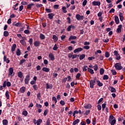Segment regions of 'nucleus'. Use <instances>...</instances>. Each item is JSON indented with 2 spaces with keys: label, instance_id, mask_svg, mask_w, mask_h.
Segmentation results:
<instances>
[{
  "label": "nucleus",
  "instance_id": "obj_31",
  "mask_svg": "<svg viewBox=\"0 0 125 125\" xmlns=\"http://www.w3.org/2000/svg\"><path fill=\"white\" fill-rule=\"evenodd\" d=\"M20 42L22 45H23V46H26V45H27L26 42L24 40H21Z\"/></svg>",
  "mask_w": 125,
  "mask_h": 125
},
{
  "label": "nucleus",
  "instance_id": "obj_40",
  "mask_svg": "<svg viewBox=\"0 0 125 125\" xmlns=\"http://www.w3.org/2000/svg\"><path fill=\"white\" fill-rule=\"evenodd\" d=\"M5 96L7 99H9V92L8 91H7L5 92Z\"/></svg>",
  "mask_w": 125,
  "mask_h": 125
},
{
  "label": "nucleus",
  "instance_id": "obj_42",
  "mask_svg": "<svg viewBox=\"0 0 125 125\" xmlns=\"http://www.w3.org/2000/svg\"><path fill=\"white\" fill-rule=\"evenodd\" d=\"M88 68L87 67V65H84L83 67V72H85L87 70V69Z\"/></svg>",
  "mask_w": 125,
  "mask_h": 125
},
{
  "label": "nucleus",
  "instance_id": "obj_64",
  "mask_svg": "<svg viewBox=\"0 0 125 125\" xmlns=\"http://www.w3.org/2000/svg\"><path fill=\"white\" fill-rule=\"evenodd\" d=\"M103 41L104 42H109V39L106 38V39H103Z\"/></svg>",
  "mask_w": 125,
  "mask_h": 125
},
{
  "label": "nucleus",
  "instance_id": "obj_7",
  "mask_svg": "<svg viewBox=\"0 0 125 125\" xmlns=\"http://www.w3.org/2000/svg\"><path fill=\"white\" fill-rule=\"evenodd\" d=\"M92 4L94 6H96V5L98 6H100L101 3L100 1H94L92 2Z\"/></svg>",
  "mask_w": 125,
  "mask_h": 125
},
{
  "label": "nucleus",
  "instance_id": "obj_24",
  "mask_svg": "<svg viewBox=\"0 0 125 125\" xmlns=\"http://www.w3.org/2000/svg\"><path fill=\"white\" fill-rule=\"evenodd\" d=\"M119 17L121 21H124V16L123 15V13H119Z\"/></svg>",
  "mask_w": 125,
  "mask_h": 125
},
{
  "label": "nucleus",
  "instance_id": "obj_50",
  "mask_svg": "<svg viewBox=\"0 0 125 125\" xmlns=\"http://www.w3.org/2000/svg\"><path fill=\"white\" fill-rule=\"evenodd\" d=\"M47 113H48V109H45L43 113V116H46V115H47Z\"/></svg>",
  "mask_w": 125,
  "mask_h": 125
},
{
  "label": "nucleus",
  "instance_id": "obj_60",
  "mask_svg": "<svg viewBox=\"0 0 125 125\" xmlns=\"http://www.w3.org/2000/svg\"><path fill=\"white\" fill-rule=\"evenodd\" d=\"M113 120H114V116L110 115L109 118L108 119V121H112Z\"/></svg>",
  "mask_w": 125,
  "mask_h": 125
},
{
  "label": "nucleus",
  "instance_id": "obj_53",
  "mask_svg": "<svg viewBox=\"0 0 125 125\" xmlns=\"http://www.w3.org/2000/svg\"><path fill=\"white\" fill-rule=\"evenodd\" d=\"M46 125H50V119L48 118L46 122Z\"/></svg>",
  "mask_w": 125,
  "mask_h": 125
},
{
  "label": "nucleus",
  "instance_id": "obj_54",
  "mask_svg": "<svg viewBox=\"0 0 125 125\" xmlns=\"http://www.w3.org/2000/svg\"><path fill=\"white\" fill-rule=\"evenodd\" d=\"M94 59H95V57H89L88 58V60H89V61H91Z\"/></svg>",
  "mask_w": 125,
  "mask_h": 125
},
{
  "label": "nucleus",
  "instance_id": "obj_34",
  "mask_svg": "<svg viewBox=\"0 0 125 125\" xmlns=\"http://www.w3.org/2000/svg\"><path fill=\"white\" fill-rule=\"evenodd\" d=\"M62 10L63 13H67V8H66V7L63 6L62 7Z\"/></svg>",
  "mask_w": 125,
  "mask_h": 125
},
{
  "label": "nucleus",
  "instance_id": "obj_36",
  "mask_svg": "<svg viewBox=\"0 0 125 125\" xmlns=\"http://www.w3.org/2000/svg\"><path fill=\"white\" fill-rule=\"evenodd\" d=\"M85 58V55L82 54L80 56L79 59L80 60H83V59H84V58Z\"/></svg>",
  "mask_w": 125,
  "mask_h": 125
},
{
  "label": "nucleus",
  "instance_id": "obj_21",
  "mask_svg": "<svg viewBox=\"0 0 125 125\" xmlns=\"http://www.w3.org/2000/svg\"><path fill=\"white\" fill-rule=\"evenodd\" d=\"M49 68L47 67H43L42 69V70L46 73H48V72H49Z\"/></svg>",
  "mask_w": 125,
  "mask_h": 125
},
{
  "label": "nucleus",
  "instance_id": "obj_3",
  "mask_svg": "<svg viewBox=\"0 0 125 125\" xmlns=\"http://www.w3.org/2000/svg\"><path fill=\"white\" fill-rule=\"evenodd\" d=\"M76 18L77 20H78V21H82L83 20V18H84V17H83V16H81L80 14H76Z\"/></svg>",
  "mask_w": 125,
  "mask_h": 125
},
{
  "label": "nucleus",
  "instance_id": "obj_58",
  "mask_svg": "<svg viewBox=\"0 0 125 125\" xmlns=\"http://www.w3.org/2000/svg\"><path fill=\"white\" fill-rule=\"evenodd\" d=\"M105 57H106V58H108V57H110V54H109V52H106L105 53Z\"/></svg>",
  "mask_w": 125,
  "mask_h": 125
},
{
  "label": "nucleus",
  "instance_id": "obj_61",
  "mask_svg": "<svg viewBox=\"0 0 125 125\" xmlns=\"http://www.w3.org/2000/svg\"><path fill=\"white\" fill-rule=\"evenodd\" d=\"M102 14H103V13L102 12H99L97 14L98 17H102Z\"/></svg>",
  "mask_w": 125,
  "mask_h": 125
},
{
  "label": "nucleus",
  "instance_id": "obj_11",
  "mask_svg": "<svg viewBox=\"0 0 125 125\" xmlns=\"http://www.w3.org/2000/svg\"><path fill=\"white\" fill-rule=\"evenodd\" d=\"M3 60L4 62H6V63H7V64H8V63L10 62V60H9V59H8V58L6 57V56H4Z\"/></svg>",
  "mask_w": 125,
  "mask_h": 125
},
{
  "label": "nucleus",
  "instance_id": "obj_37",
  "mask_svg": "<svg viewBox=\"0 0 125 125\" xmlns=\"http://www.w3.org/2000/svg\"><path fill=\"white\" fill-rule=\"evenodd\" d=\"M8 35H9V33L8 31H5L3 32V36L4 37H8Z\"/></svg>",
  "mask_w": 125,
  "mask_h": 125
},
{
  "label": "nucleus",
  "instance_id": "obj_10",
  "mask_svg": "<svg viewBox=\"0 0 125 125\" xmlns=\"http://www.w3.org/2000/svg\"><path fill=\"white\" fill-rule=\"evenodd\" d=\"M34 46L36 47H39L41 45V42L40 41H35L34 42Z\"/></svg>",
  "mask_w": 125,
  "mask_h": 125
},
{
  "label": "nucleus",
  "instance_id": "obj_46",
  "mask_svg": "<svg viewBox=\"0 0 125 125\" xmlns=\"http://www.w3.org/2000/svg\"><path fill=\"white\" fill-rule=\"evenodd\" d=\"M52 101H54L55 104L57 103V99H56V97H53L52 99Z\"/></svg>",
  "mask_w": 125,
  "mask_h": 125
},
{
  "label": "nucleus",
  "instance_id": "obj_29",
  "mask_svg": "<svg viewBox=\"0 0 125 125\" xmlns=\"http://www.w3.org/2000/svg\"><path fill=\"white\" fill-rule=\"evenodd\" d=\"M2 124L3 125H8V121L6 119H4L2 121Z\"/></svg>",
  "mask_w": 125,
  "mask_h": 125
},
{
  "label": "nucleus",
  "instance_id": "obj_49",
  "mask_svg": "<svg viewBox=\"0 0 125 125\" xmlns=\"http://www.w3.org/2000/svg\"><path fill=\"white\" fill-rule=\"evenodd\" d=\"M58 49V47H57V44H55L53 47V50H57Z\"/></svg>",
  "mask_w": 125,
  "mask_h": 125
},
{
  "label": "nucleus",
  "instance_id": "obj_35",
  "mask_svg": "<svg viewBox=\"0 0 125 125\" xmlns=\"http://www.w3.org/2000/svg\"><path fill=\"white\" fill-rule=\"evenodd\" d=\"M53 40H54L55 42H57V41H58V37L56 36V35H53Z\"/></svg>",
  "mask_w": 125,
  "mask_h": 125
},
{
  "label": "nucleus",
  "instance_id": "obj_56",
  "mask_svg": "<svg viewBox=\"0 0 125 125\" xmlns=\"http://www.w3.org/2000/svg\"><path fill=\"white\" fill-rule=\"evenodd\" d=\"M60 104H61V105H62V106H64V105H65V101H64L63 100H61L60 102Z\"/></svg>",
  "mask_w": 125,
  "mask_h": 125
},
{
  "label": "nucleus",
  "instance_id": "obj_5",
  "mask_svg": "<svg viewBox=\"0 0 125 125\" xmlns=\"http://www.w3.org/2000/svg\"><path fill=\"white\" fill-rule=\"evenodd\" d=\"M114 56H116V60H120L121 59V56L119 54V53L117 51H114Z\"/></svg>",
  "mask_w": 125,
  "mask_h": 125
},
{
  "label": "nucleus",
  "instance_id": "obj_30",
  "mask_svg": "<svg viewBox=\"0 0 125 125\" xmlns=\"http://www.w3.org/2000/svg\"><path fill=\"white\" fill-rule=\"evenodd\" d=\"M13 74V68L12 67H10L9 69V75H11Z\"/></svg>",
  "mask_w": 125,
  "mask_h": 125
},
{
  "label": "nucleus",
  "instance_id": "obj_55",
  "mask_svg": "<svg viewBox=\"0 0 125 125\" xmlns=\"http://www.w3.org/2000/svg\"><path fill=\"white\" fill-rule=\"evenodd\" d=\"M103 80H108V79H109V77H108V75H105L103 76Z\"/></svg>",
  "mask_w": 125,
  "mask_h": 125
},
{
  "label": "nucleus",
  "instance_id": "obj_28",
  "mask_svg": "<svg viewBox=\"0 0 125 125\" xmlns=\"http://www.w3.org/2000/svg\"><path fill=\"white\" fill-rule=\"evenodd\" d=\"M16 55L17 56H20V55H21V51H20V49H17L16 51Z\"/></svg>",
  "mask_w": 125,
  "mask_h": 125
},
{
  "label": "nucleus",
  "instance_id": "obj_32",
  "mask_svg": "<svg viewBox=\"0 0 125 125\" xmlns=\"http://www.w3.org/2000/svg\"><path fill=\"white\" fill-rule=\"evenodd\" d=\"M106 102H105L104 103L102 104V110L103 111L105 110V108H106Z\"/></svg>",
  "mask_w": 125,
  "mask_h": 125
},
{
  "label": "nucleus",
  "instance_id": "obj_20",
  "mask_svg": "<svg viewBox=\"0 0 125 125\" xmlns=\"http://www.w3.org/2000/svg\"><path fill=\"white\" fill-rule=\"evenodd\" d=\"M108 122L111 125H115V124H116V119H114L112 120H110Z\"/></svg>",
  "mask_w": 125,
  "mask_h": 125
},
{
  "label": "nucleus",
  "instance_id": "obj_8",
  "mask_svg": "<svg viewBox=\"0 0 125 125\" xmlns=\"http://www.w3.org/2000/svg\"><path fill=\"white\" fill-rule=\"evenodd\" d=\"M123 27V25L122 24H120L118 26V27L117 29L116 33L117 34H120V33H122V28Z\"/></svg>",
  "mask_w": 125,
  "mask_h": 125
},
{
  "label": "nucleus",
  "instance_id": "obj_52",
  "mask_svg": "<svg viewBox=\"0 0 125 125\" xmlns=\"http://www.w3.org/2000/svg\"><path fill=\"white\" fill-rule=\"evenodd\" d=\"M81 77V74L80 73H77L76 75V79L79 80L80 78Z\"/></svg>",
  "mask_w": 125,
  "mask_h": 125
},
{
  "label": "nucleus",
  "instance_id": "obj_23",
  "mask_svg": "<svg viewBox=\"0 0 125 125\" xmlns=\"http://www.w3.org/2000/svg\"><path fill=\"white\" fill-rule=\"evenodd\" d=\"M18 77H19V78H20V79H22V78H23V73H22V72L20 71L18 73Z\"/></svg>",
  "mask_w": 125,
  "mask_h": 125
},
{
  "label": "nucleus",
  "instance_id": "obj_18",
  "mask_svg": "<svg viewBox=\"0 0 125 125\" xmlns=\"http://www.w3.org/2000/svg\"><path fill=\"white\" fill-rule=\"evenodd\" d=\"M49 19L51 20L53 19V17H54V14L53 13H50L48 14Z\"/></svg>",
  "mask_w": 125,
  "mask_h": 125
},
{
  "label": "nucleus",
  "instance_id": "obj_4",
  "mask_svg": "<svg viewBox=\"0 0 125 125\" xmlns=\"http://www.w3.org/2000/svg\"><path fill=\"white\" fill-rule=\"evenodd\" d=\"M6 86L10 87V86H11V83H10L9 82H6V81H4L3 83V87H6Z\"/></svg>",
  "mask_w": 125,
  "mask_h": 125
},
{
  "label": "nucleus",
  "instance_id": "obj_15",
  "mask_svg": "<svg viewBox=\"0 0 125 125\" xmlns=\"http://www.w3.org/2000/svg\"><path fill=\"white\" fill-rule=\"evenodd\" d=\"M16 47H17L16 44H13L11 47V51L12 52H13L14 51H15V49H16Z\"/></svg>",
  "mask_w": 125,
  "mask_h": 125
},
{
  "label": "nucleus",
  "instance_id": "obj_17",
  "mask_svg": "<svg viewBox=\"0 0 125 125\" xmlns=\"http://www.w3.org/2000/svg\"><path fill=\"white\" fill-rule=\"evenodd\" d=\"M46 88L47 89H52L53 87V85L52 84H50L49 85L48 84H46Z\"/></svg>",
  "mask_w": 125,
  "mask_h": 125
},
{
  "label": "nucleus",
  "instance_id": "obj_6",
  "mask_svg": "<svg viewBox=\"0 0 125 125\" xmlns=\"http://www.w3.org/2000/svg\"><path fill=\"white\" fill-rule=\"evenodd\" d=\"M30 75H27L26 76L25 78L24 79V83L25 84H29V81H30Z\"/></svg>",
  "mask_w": 125,
  "mask_h": 125
},
{
  "label": "nucleus",
  "instance_id": "obj_12",
  "mask_svg": "<svg viewBox=\"0 0 125 125\" xmlns=\"http://www.w3.org/2000/svg\"><path fill=\"white\" fill-rule=\"evenodd\" d=\"M108 89H109V90H110L111 91V92H112V93H115L116 91V88H115L112 86H109L108 87Z\"/></svg>",
  "mask_w": 125,
  "mask_h": 125
},
{
  "label": "nucleus",
  "instance_id": "obj_22",
  "mask_svg": "<svg viewBox=\"0 0 125 125\" xmlns=\"http://www.w3.org/2000/svg\"><path fill=\"white\" fill-rule=\"evenodd\" d=\"M77 39V36H70V37L68 39V41H71V40H76Z\"/></svg>",
  "mask_w": 125,
  "mask_h": 125
},
{
  "label": "nucleus",
  "instance_id": "obj_43",
  "mask_svg": "<svg viewBox=\"0 0 125 125\" xmlns=\"http://www.w3.org/2000/svg\"><path fill=\"white\" fill-rule=\"evenodd\" d=\"M15 26H16V27H21L22 26V23L20 22H17L15 24Z\"/></svg>",
  "mask_w": 125,
  "mask_h": 125
},
{
  "label": "nucleus",
  "instance_id": "obj_47",
  "mask_svg": "<svg viewBox=\"0 0 125 125\" xmlns=\"http://www.w3.org/2000/svg\"><path fill=\"white\" fill-rule=\"evenodd\" d=\"M94 69V71H97L98 70V66H97V64H96L93 67Z\"/></svg>",
  "mask_w": 125,
  "mask_h": 125
},
{
  "label": "nucleus",
  "instance_id": "obj_62",
  "mask_svg": "<svg viewBox=\"0 0 125 125\" xmlns=\"http://www.w3.org/2000/svg\"><path fill=\"white\" fill-rule=\"evenodd\" d=\"M97 108H98V111H101V109H102V107L101 106V105H100V104H98L97 105Z\"/></svg>",
  "mask_w": 125,
  "mask_h": 125
},
{
  "label": "nucleus",
  "instance_id": "obj_51",
  "mask_svg": "<svg viewBox=\"0 0 125 125\" xmlns=\"http://www.w3.org/2000/svg\"><path fill=\"white\" fill-rule=\"evenodd\" d=\"M92 125H96V118L92 119Z\"/></svg>",
  "mask_w": 125,
  "mask_h": 125
},
{
  "label": "nucleus",
  "instance_id": "obj_9",
  "mask_svg": "<svg viewBox=\"0 0 125 125\" xmlns=\"http://www.w3.org/2000/svg\"><path fill=\"white\" fill-rule=\"evenodd\" d=\"M83 48L79 47V48L75 49L73 51V52H74V53H77L78 52H80V51H83Z\"/></svg>",
  "mask_w": 125,
  "mask_h": 125
},
{
  "label": "nucleus",
  "instance_id": "obj_1",
  "mask_svg": "<svg viewBox=\"0 0 125 125\" xmlns=\"http://www.w3.org/2000/svg\"><path fill=\"white\" fill-rule=\"evenodd\" d=\"M114 67L116 70L120 71L123 69V66H122V63L121 62H117L115 64Z\"/></svg>",
  "mask_w": 125,
  "mask_h": 125
},
{
  "label": "nucleus",
  "instance_id": "obj_59",
  "mask_svg": "<svg viewBox=\"0 0 125 125\" xmlns=\"http://www.w3.org/2000/svg\"><path fill=\"white\" fill-rule=\"evenodd\" d=\"M89 113H90V110H86L84 113V115H85V116H88Z\"/></svg>",
  "mask_w": 125,
  "mask_h": 125
},
{
  "label": "nucleus",
  "instance_id": "obj_41",
  "mask_svg": "<svg viewBox=\"0 0 125 125\" xmlns=\"http://www.w3.org/2000/svg\"><path fill=\"white\" fill-rule=\"evenodd\" d=\"M22 115L23 116H24L25 117H26V116H27L28 115V111H27L26 110H24L22 111Z\"/></svg>",
  "mask_w": 125,
  "mask_h": 125
},
{
  "label": "nucleus",
  "instance_id": "obj_27",
  "mask_svg": "<svg viewBox=\"0 0 125 125\" xmlns=\"http://www.w3.org/2000/svg\"><path fill=\"white\" fill-rule=\"evenodd\" d=\"M42 123V120L41 119H39L36 121V124H37V125H41Z\"/></svg>",
  "mask_w": 125,
  "mask_h": 125
},
{
  "label": "nucleus",
  "instance_id": "obj_2",
  "mask_svg": "<svg viewBox=\"0 0 125 125\" xmlns=\"http://www.w3.org/2000/svg\"><path fill=\"white\" fill-rule=\"evenodd\" d=\"M97 80L96 77H94L93 80L90 81V88H93L94 87V84L95 83V81Z\"/></svg>",
  "mask_w": 125,
  "mask_h": 125
},
{
  "label": "nucleus",
  "instance_id": "obj_48",
  "mask_svg": "<svg viewBox=\"0 0 125 125\" xmlns=\"http://www.w3.org/2000/svg\"><path fill=\"white\" fill-rule=\"evenodd\" d=\"M86 3H87V0H84L82 3L83 6H85L86 5Z\"/></svg>",
  "mask_w": 125,
  "mask_h": 125
},
{
  "label": "nucleus",
  "instance_id": "obj_19",
  "mask_svg": "<svg viewBox=\"0 0 125 125\" xmlns=\"http://www.w3.org/2000/svg\"><path fill=\"white\" fill-rule=\"evenodd\" d=\"M34 5H35V4H34V3L29 4L27 5V9H31V8H32V7H33V6H34Z\"/></svg>",
  "mask_w": 125,
  "mask_h": 125
},
{
  "label": "nucleus",
  "instance_id": "obj_45",
  "mask_svg": "<svg viewBox=\"0 0 125 125\" xmlns=\"http://www.w3.org/2000/svg\"><path fill=\"white\" fill-rule=\"evenodd\" d=\"M104 69L101 68L100 69V75H103V74H104Z\"/></svg>",
  "mask_w": 125,
  "mask_h": 125
},
{
  "label": "nucleus",
  "instance_id": "obj_14",
  "mask_svg": "<svg viewBox=\"0 0 125 125\" xmlns=\"http://www.w3.org/2000/svg\"><path fill=\"white\" fill-rule=\"evenodd\" d=\"M20 91L21 93H24V92L26 91V87H25L24 86L21 87L20 89Z\"/></svg>",
  "mask_w": 125,
  "mask_h": 125
},
{
  "label": "nucleus",
  "instance_id": "obj_16",
  "mask_svg": "<svg viewBox=\"0 0 125 125\" xmlns=\"http://www.w3.org/2000/svg\"><path fill=\"white\" fill-rule=\"evenodd\" d=\"M115 21L116 24H118L120 23V20L119 19V17L118 16H115Z\"/></svg>",
  "mask_w": 125,
  "mask_h": 125
},
{
  "label": "nucleus",
  "instance_id": "obj_25",
  "mask_svg": "<svg viewBox=\"0 0 125 125\" xmlns=\"http://www.w3.org/2000/svg\"><path fill=\"white\" fill-rule=\"evenodd\" d=\"M40 39L41 40H45V36L42 33H41V34H40Z\"/></svg>",
  "mask_w": 125,
  "mask_h": 125
},
{
  "label": "nucleus",
  "instance_id": "obj_63",
  "mask_svg": "<svg viewBox=\"0 0 125 125\" xmlns=\"http://www.w3.org/2000/svg\"><path fill=\"white\" fill-rule=\"evenodd\" d=\"M33 87L34 90H38V85L37 84L33 85Z\"/></svg>",
  "mask_w": 125,
  "mask_h": 125
},
{
  "label": "nucleus",
  "instance_id": "obj_26",
  "mask_svg": "<svg viewBox=\"0 0 125 125\" xmlns=\"http://www.w3.org/2000/svg\"><path fill=\"white\" fill-rule=\"evenodd\" d=\"M87 71H88V72H89V73H91V75H93V74H94V71L91 68H87Z\"/></svg>",
  "mask_w": 125,
  "mask_h": 125
},
{
  "label": "nucleus",
  "instance_id": "obj_44",
  "mask_svg": "<svg viewBox=\"0 0 125 125\" xmlns=\"http://www.w3.org/2000/svg\"><path fill=\"white\" fill-rule=\"evenodd\" d=\"M26 62L25 59H22L20 62V65H22L24 62Z\"/></svg>",
  "mask_w": 125,
  "mask_h": 125
},
{
  "label": "nucleus",
  "instance_id": "obj_13",
  "mask_svg": "<svg viewBox=\"0 0 125 125\" xmlns=\"http://www.w3.org/2000/svg\"><path fill=\"white\" fill-rule=\"evenodd\" d=\"M48 56L50 60H52V61H53V60L55 59V58H54V55H53V54L52 53H50Z\"/></svg>",
  "mask_w": 125,
  "mask_h": 125
},
{
  "label": "nucleus",
  "instance_id": "obj_39",
  "mask_svg": "<svg viewBox=\"0 0 125 125\" xmlns=\"http://www.w3.org/2000/svg\"><path fill=\"white\" fill-rule=\"evenodd\" d=\"M92 107L91 104H87L84 106L85 109H90Z\"/></svg>",
  "mask_w": 125,
  "mask_h": 125
},
{
  "label": "nucleus",
  "instance_id": "obj_57",
  "mask_svg": "<svg viewBox=\"0 0 125 125\" xmlns=\"http://www.w3.org/2000/svg\"><path fill=\"white\" fill-rule=\"evenodd\" d=\"M45 11H46V12H47V13H50L52 12V11L51 10V9H48V8H46Z\"/></svg>",
  "mask_w": 125,
  "mask_h": 125
},
{
  "label": "nucleus",
  "instance_id": "obj_33",
  "mask_svg": "<svg viewBox=\"0 0 125 125\" xmlns=\"http://www.w3.org/2000/svg\"><path fill=\"white\" fill-rule=\"evenodd\" d=\"M79 123H80V120L79 119H76V120H75L73 122L72 125H77V124H79Z\"/></svg>",
  "mask_w": 125,
  "mask_h": 125
},
{
  "label": "nucleus",
  "instance_id": "obj_38",
  "mask_svg": "<svg viewBox=\"0 0 125 125\" xmlns=\"http://www.w3.org/2000/svg\"><path fill=\"white\" fill-rule=\"evenodd\" d=\"M97 85L98 86H103V83L99 81V80L97 81Z\"/></svg>",
  "mask_w": 125,
  "mask_h": 125
}]
</instances>
